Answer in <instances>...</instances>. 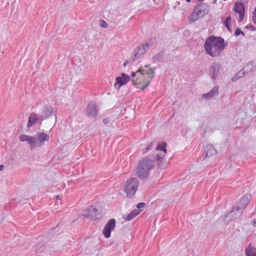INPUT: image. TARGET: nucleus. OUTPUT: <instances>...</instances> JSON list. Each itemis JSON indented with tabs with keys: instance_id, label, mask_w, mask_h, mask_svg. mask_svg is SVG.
<instances>
[{
	"instance_id": "obj_1",
	"label": "nucleus",
	"mask_w": 256,
	"mask_h": 256,
	"mask_svg": "<svg viewBox=\"0 0 256 256\" xmlns=\"http://www.w3.org/2000/svg\"><path fill=\"white\" fill-rule=\"evenodd\" d=\"M227 46L224 40L221 37L211 36L208 37L204 44V48L206 52L212 57L220 56L221 52Z\"/></svg>"
},
{
	"instance_id": "obj_2",
	"label": "nucleus",
	"mask_w": 256,
	"mask_h": 256,
	"mask_svg": "<svg viewBox=\"0 0 256 256\" xmlns=\"http://www.w3.org/2000/svg\"><path fill=\"white\" fill-rule=\"evenodd\" d=\"M154 76V70L149 65H146L142 67L140 72H138L136 79L132 80V82L137 88L144 90L148 86Z\"/></svg>"
},
{
	"instance_id": "obj_3",
	"label": "nucleus",
	"mask_w": 256,
	"mask_h": 256,
	"mask_svg": "<svg viewBox=\"0 0 256 256\" xmlns=\"http://www.w3.org/2000/svg\"><path fill=\"white\" fill-rule=\"evenodd\" d=\"M155 159L146 156L140 160L136 168V174L140 180L148 178L150 172L154 166Z\"/></svg>"
},
{
	"instance_id": "obj_4",
	"label": "nucleus",
	"mask_w": 256,
	"mask_h": 256,
	"mask_svg": "<svg viewBox=\"0 0 256 256\" xmlns=\"http://www.w3.org/2000/svg\"><path fill=\"white\" fill-rule=\"evenodd\" d=\"M210 6L206 2H200L194 8L189 17L190 23H194L200 18L208 14L209 12Z\"/></svg>"
},
{
	"instance_id": "obj_5",
	"label": "nucleus",
	"mask_w": 256,
	"mask_h": 256,
	"mask_svg": "<svg viewBox=\"0 0 256 256\" xmlns=\"http://www.w3.org/2000/svg\"><path fill=\"white\" fill-rule=\"evenodd\" d=\"M138 181L136 178L126 180L124 191L126 194L128 198H131L134 195L138 190Z\"/></svg>"
},
{
	"instance_id": "obj_6",
	"label": "nucleus",
	"mask_w": 256,
	"mask_h": 256,
	"mask_svg": "<svg viewBox=\"0 0 256 256\" xmlns=\"http://www.w3.org/2000/svg\"><path fill=\"white\" fill-rule=\"evenodd\" d=\"M150 46L149 43H146L145 44H142L138 46L134 52L133 54L130 57V60L135 61L138 58H142L146 52V50H148Z\"/></svg>"
},
{
	"instance_id": "obj_7",
	"label": "nucleus",
	"mask_w": 256,
	"mask_h": 256,
	"mask_svg": "<svg viewBox=\"0 0 256 256\" xmlns=\"http://www.w3.org/2000/svg\"><path fill=\"white\" fill-rule=\"evenodd\" d=\"M250 194H246L240 199L238 206L236 208H234L233 210L230 212V214H232L234 210L240 212L241 214L243 210L246 208V206L249 203L250 198Z\"/></svg>"
},
{
	"instance_id": "obj_8",
	"label": "nucleus",
	"mask_w": 256,
	"mask_h": 256,
	"mask_svg": "<svg viewBox=\"0 0 256 256\" xmlns=\"http://www.w3.org/2000/svg\"><path fill=\"white\" fill-rule=\"evenodd\" d=\"M54 114V108L51 106L46 104L42 108L39 118H40V120L42 122L53 116Z\"/></svg>"
},
{
	"instance_id": "obj_9",
	"label": "nucleus",
	"mask_w": 256,
	"mask_h": 256,
	"mask_svg": "<svg viewBox=\"0 0 256 256\" xmlns=\"http://www.w3.org/2000/svg\"><path fill=\"white\" fill-rule=\"evenodd\" d=\"M98 212L96 208L91 206L83 211L82 214L90 220H94L98 219L100 217Z\"/></svg>"
},
{
	"instance_id": "obj_10",
	"label": "nucleus",
	"mask_w": 256,
	"mask_h": 256,
	"mask_svg": "<svg viewBox=\"0 0 256 256\" xmlns=\"http://www.w3.org/2000/svg\"><path fill=\"white\" fill-rule=\"evenodd\" d=\"M130 80V76L124 73H122L120 76H118L116 78L114 86L116 89L119 90L122 86L126 84Z\"/></svg>"
},
{
	"instance_id": "obj_11",
	"label": "nucleus",
	"mask_w": 256,
	"mask_h": 256,
	"mask_svg": "<svg viewBox=\"0 0 256 256\" xmlns=\"http://www.w3.org/2000/svg\"><path fill=\"white\" fill-rule=\"evenodd\" d=\"M98 110L95 102H90L87 106L86 115L90 118H94L98 115Z\"/></svg>"
},
{
	"instance_id": "obj_12",
	"label": "nucleus",
	"mask_w": 256,
	"mask_h": 256,
	"mask_svg": "<svg viewBox=\"0 0 256 256\" xmlns=\"http://www.w3.org/2000/svg\"><path fill=\"white\" fill-rule=\"evenodd\" d=\"M233 10L235 12L238 14L240 16L238 21L241 22L244 19V16L245 8L244 3L242 2H235Z\"/></svg>"
},
{
	"instance_id": "obj_13",
	"label": "nucleus",
	"mask_w": 256,
	"mask_h": 256,
	"mask_svg": "<svg viewBox=\"0 0 256 256\" xmlns=\"http://www.w3.org/2000/svg\"><path fill=\"white\" fill-rule=\"evenodd\" d=\"M20 140L22 142H27L28 144H30V149L33 150L37 147L36 139L35 137L29 136L26 134H21L20 136Z\"/></svg>"
},
{
	"instance_id": "obj_14",
	"label": "nucleus",
	"mask_w": 256,
	"mask_h": 256,
	"mask_svg": "<svg viewBox=\"0 0 256 256\" xmlns=\"http://www.w3.org/2000/svg\"><path fill=\"white\" fill-rule=\"evenodd\" d=\"M35 138L38 143L37 146L39 147L42 146L44 142L49 140L50 136L44 132H40L36 134Z\"/></svg>"
},
{
	"instance_id": "obj_15",
	"label": "nucleus",
	"mask_w": 256,
	"mask_h": 256,
	"mask_svg": "<svg viewBox=\"0 0 256 256\" xmlns=\"http://www.w3.org/2000/svg\"><path fill=\"white\" fill-rule=\"evenodd\" d=\"M204 152L206 154L205 156V158H210L212 156L216 154H217L216 150L214 148V146L209 144L206 146L204 148Z\"/></svg>"
},
{
	"instance_id": "obj_16",
	"label": "nucleus",
	"mask_w": 256,
	"mask_h": 256,
	"mask_svg": "<svg viewBox=\"0 0 256 256\" xmlns=\"http://www.w3.org/2000/svg\"><path fill=\"white\" fill-rule=\"evenodd\" d=\"M220 65L217 63L214 64L210 67V73L212 79L216 80V78L218 74L220 71Z\"/></svg>"
},
{
	"instance_id": "obj_17",
	"label": "nucleus",
	"mask_w": 256,
	"mask_h": 256,
	"mask_svg": "<svg viewBox=\"0 0 256 256\" xmlns=\"http://www.w3.org/2000/svg\"><path fill=\"white\" fill-rule=\"evenodd\" d=\"M38 120H40V118H39V117H38L36 114L34 113L30 115L28 117V120L27 124L28 127H31Z\"/></svg>"
},
{
	"instance_id": "obj_18",
	"label": "nucleus",
	"mask_w": 256,
	"mask_h": 256,
	"mask_svg": "<svg viewBox=\"0 0 256 256\" xmlns=\"http://www.w3.org/2000/svg\"><path fill=\"white\" fill-rule=\"evenodd\" d=\"M246 256H256V248L249 244L248 248L245 250Z\"/></svg>"
},
{
	"instance_id": "obj_19",
	"label": "nucleus",
	"mask_w": 256,
	"mask_h": 256,
	"mask_svg": "<svg viewBox=\"0 0 256 256\" xmlns=\"http://www.w3.org/2000/svg\"><path fill=\"white\" fill-rule=\"evenodd\" d=\"M140 212V211L139 210L135 209L126 216H124V218L128 221H130L138 216Z\"/></svg>"
},
{
	"instance_id": "obj_20",
	"label": "nucleus",
	"mask_w": 256,
	"mask_h": 256,
	"mask_svg": "<svg viewBox=\"0 0 256 256\" xmlns=\"http://www.w3.org/2000/svg\"><path fill=\"white\" fill-rule=\"evenodd\" d=\"M254 68V62H249L246 66H244L242 69L245 72L246 74H250Z\"/></svg>"
},
{
	"instance_id": "obj_21",
	"label": "nucleus",
	"mask_w": 256,
	"mask_h": 256,
	"mask_svg": "<svg viewBox=\"0 0 256 256\" xmlns=\"http://www.w3.org/2000/svg\"><path fill=\"white\" fill-rule=\"evenodd\" d=\"M246 75L245 72L244 71V69H242L240 71L238 72L232 78V80L233 82H235L238 79L244 77V76Z\"/></svg>"
},
{
	"instance_id": "obj_22",
	"label": "nucleus",
	"mask_w": 256,
	"mask_h": 256,
	"mask_svg": "<svg viewBox=\"0 0 256 256\" xmlns=\"http://www.w3.org/2000/svg\"><path fill=\"white\" fill-rule=\"evenodd\" d=\"M116 220L114 218H112L108 221L107 224L105 225L110 230H112L116 227Z\"/></svg>"
},
{
	"instance_id": "obj_23",
	"label": "nucleus",
	"mask_w": 256,
	"mask_h": 256,
	"mask_svg": "<svg viewBox=\"0 0 256 256\" xmlns=\"http://www.w3.org/2000/svg\"><path fill=\"white\" fill-rule=\"evenodd\" d=\"M164 58L162 52H160L155 54L152 58L153 62H160Z\"/></svg>"
},
{
	"instance_id": "obj_24",
	"label": "nucleus",
	"mask_w": 256,
	"mask_h": 256,
	"mask_svg": "<svg viewBox=\"0 0 256 256\" xmlns=\"http://www.w3.org/2000/svg\"><path fill=\"white\" fill-rule=\"evenodd\" d=\"M111 230L105 226L103 229V234L104 237L106 238H109L111 236Z\"/></svg>"
},
{
	"instance_id": "obj_25",
	"label": "nucleus",
	"mask_w": 256,
	"mask_h": 256,
	"mask_svg": "<svg viewBox=\"0 0 256 256\" xmlns=\"http://www.w3.org/2000/svg\"><path fill=\"white\" fill-rule=\"evenodd\" d=\"M166 142H164L162 144V146L160 144H158L156 148V150H162L164 152V153H166Z\"/></svg>"
},
{
	"instance_id": "obj_26",
	"label": "nucleus",
	"mask_w": 256,
	"mask_h": 256,
	"mask_svg": "<svg viewBox=\"0 0 256 256\" xmlns=\"http://www.w3.org/2000/svg\"><path fill=\"white\" fill-rule=\"evenodd\" d=\"M210 95H211L212 97L216 95H218V88L214 87L209 92Z\"/></svg>"
},
{
	"instance_id": "obj_27",
	"label": "nucleus",
	"mask_w": 256,
	"mask_h": 256,
	"mask_svg": "<svg viewBox=\"0 0 256 256\" xmlns=\"http://www.w3.org/2000/svg\"><path fill=\"white\" fill-rule=\"evenodd\" d=\"M142 67L139 68L136 72H132L131 74V76L132 78V80L136 79V77L138 76V72H142Z\"/></svg>"
},
{
	"instance_id": "obj_28",
	"label": "nucleus",
	"mask_w": 256,
	"mask_h": 256,
	"mask_svg": "<svg viewBox=\"0 0 256 256\" xmlns=\"http://www.w3.org/2000/svg\"><path fill=\"white\" fill-rule=\"evenodd\" d=\"M164 156V154L163 155H160L159 154H156V159L158 164H160L163 162Z\"/></svg>"
},
{
	"instance_id": "obj_29",
	"label": "nucleus",
	"mask_w": 256,
	"mask_h": 256,
	"mask_svg": "<svg viewBox=\"0 0 256 256\" xmlns=\"http://www.w3.org/2000/svg\"><path fill=\"white\" fill-rule=\"evenodd\" d=\"M240 34H242L243 36H244V32L242 31L240 28H236L234 32V36H238Z\"/></svg>"
},
{
	"instance_id": "obj_30",
	"label": "nucleus",
	"mask_w": 256,
	"mask_h": 256,
	"mask_svg": "<svg viewBox=\"0 0 256 256\" xmlns=\"http://www.w3.org/2000/svg\"><path fill=\"white\" fill-rule=\"evenodd\" d=\"M154 142H152L147 147H146L143 150L144 153H146L148 151L152 148L153 146Z\"/></svg>"
},
{
	"instance_id": "obj_31",
	"label": "nucleus",
	"mask_w": 256,
	"mask_h": 256,
	"mask_svg": "<svg viewBox=\"0 0 256 256\" xmlns=\"http://www.w3.org/2000/svg\"><path fill=\"white\" fill-rule=\"evenodd\" d=\"M252 20L253 22L256 24V8L254 10V12L252 13Z\"/></svg>"
},
{
	"instance_id": "obj_32",
	"label": "nucleus",
	"mask_w": 256,
	"mask_h": 256,
	"mask_svg": "<svg viewBox=\"0 0 256 256\" xmlns=\"http://www.w3.org/2000/svg\"><path fill=\"white\" fill-rule=\"evenodd\" d=\"M100 26L104 28H106L108 27V24L104 20H100Z\"/></svg>"
},
{
	"instance_id": "obj_33",
	"label": "nucleus",
	"mask_w": 256,
	"mask_h": 256,
	"mask_svg": "<svg viewBox=\"0 0 256 256\" xmlns=\"http://www.w3.org/2000/svg\"><path fill=\"white\" fill-rule=\"evenodd\" d=\"M146 206V204L144 202H140L138 204L136 205V208L138 209L142 208H144V207Z\"/></svg>"
},
{
	"instance_id": "obj_34",
	"label": "nucleus",
	"mask_w": 256,
	"mask_h": 256,
	"mask_svg": "<svg viewBox=\"0 0 256 256\" xmlns=\"http://www.w3.org/2000/svg\"><path fill=\"white\" fill-rule=\"evenodd\" d=\"M246 28L248 29H250L252 30H256V28L254 27V26L252 24H250L246 26Z\"/></svg>"
},
{
	"instance_id": "obj_35",
	"label": "nucleus",
	"mask_w": 256,
	"mask_h": 256,
	"mask_svg": "<svg viewBox=\"0 0 256 256\" xmlns=\"http://www.w3.org/2000/svg\"><path fill=\"white\" fill-rule=\"evenodd\" d=\"M202 96H203V98H205L206 99H209L212 97L211 95H210L209 92H208L207 94H204L202 95Z\"/></svg>"
},
{
	"instance_id": "obj_36",
	"label": "nucleus",
	"mask_w": 256,
	"mask_h": 256,
	"mask_svg": "<svg viewBox=\"0 0 256 256\" xmlns=\"http://www.w3.org/2000/svg\"><path fill=\"white\" fill-rule=\"evenodd\" d=\"M110 122V118H104L103 120V122L104 124H108Z\"/></svg>"
},
{
	"instance_id": "obj_37",
	"label": "nucleus",
	"mask_w": 256,
	"mask_h": 256,
	"mask_svg": "<svg viewBox=\"0 0 256 256\" xmlns=\"http://www.w3.org/2000/svg\"><path fill=\"white\" fill-rule=\"evenodd\" d=\"M230 22H228L226 20L224 22V24L225 26H226L230 25Z\"/></svg>"
},
{
	"instance_id": "obj_38",
	"label": "nucleus",
	"mask_w": 256,
	"mask_h": 256,
	"mask_svg": "<svg viewBox=\"0 0 256 256\" xmlns=\"http://www.w3.org/2000/svg\"><path fill=\"white\" fill-rule=\"evenodd\" d=\"M226 20L230 23L231 21H232L231 16H230L228 17H227Z\"/></svg>"
},
{
	"instance_id": "obj_39",
	"label": "nucleus",
	"mask_w": 256,
	"mask_h": 256,
	"mask_svg": "<svg viewBox=\"0 0 256 256\" xmlns=\"http://www.w3.org/2000/svg\"><path fill=\"white\" fill-rule=\"evenodd\" d=\"M226 28L228 32H232V28H230V25L226 26Z\"/></svg>"
},
{
	"instance_id": "obj_40",
	"label": "nucleus",
	"mask_w": 256,
	"mask_h": 256,
	"mask_svg": "<svg viewBox=\"0 0 256 256\" xmlns=\"http://www.w3.org/2000/svg\"><path fill=\"white\" fill-rule=\"evenodd\" d=\"M252 224L254 226H256V219H254L252 222Z\"/></svg>"
},
{
	"instance_id": "obj_41",
	"label": "nucleus",
	"mask_w": 256,
	"mask_h": 256,
	"mask_svg": "<svg viewBox=\"0 0 256 256\" xmlns=\"http://www.w3.org/2000/svg\"><path fill=\"white\" fill-rule=\"evenodd\" d=\"M4 166L2 164L0 165V171L4 169Z\"/></svg>"
},
{
	"instance_id": "obj_42",
	"label": "nucleus",
	"mask_w": 256,
	"mask_h": 256,
	"mask_svg": "<svg viewBox=\"0 0 256 256\" xmlns=\"http://www.w3.org/2000/svg\"><path fill=\"white\" fill-rule=\"evenodd\" d=\"M56 200H60V196H59V195L56 196Z\"/></svg>"
},
{
	"instance_id": "obj_43",
	"label": "nucleus",
	"mask_w": 256,
	"mask_h": 256,
	"mask_svg": "<svg viewBox=\"0 0 256 256\" xmlns=\"http://www.w3.org/2000/svg\"><path fill=\"white\" fill-rule=\"evenodd\" d=\"M128 62V61L126 60V62L124 64V66H126V64Z\"/></svg>"
},
{
	"instance_id": "obj_44",
	"label": "nucleus",
	"mask_w": 256,
	"mask_h": 256,
	"mask_svg": "<svg viewBox=\"0 0 256 256\" xmlns=\"http://www.w3.org/2000/svg\"><path fill=\"white\" fill-rule=\"evenodd\" d=\"M176 4L177 6H179V5H180V2H176Z\"/></svg>"
},
{
	"instance_id": "obj_45",
	"label": "nucleus",
	"mask_w": 256,
	"mask_h": 256,
	"mask_svg": "<svg viewBox=\"0 0 256 256\" xmlns=\"http://www.w3.org/2000/svg\"><path fill=\"white\" fill-rule=\"evenodd\" d=\"M216 2V0H214L213 4H214Z\"/></svg>"
},
{
	"instance_id": "obj_46",
	"label": "nucleus",
	"mask_w": 256,
	"mask_h": 256,
	"mask_svg": "<svg viewBox=\"0 0 256 256\" xmlns=\"http://www.w3.org/2000/svg\"><path fill=\"white\" fill-rule=\"evenodd\" d=\"M191 1V0H186V2H190Z\"/></svg>"
}]
</instances>
